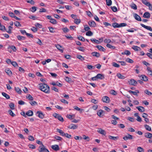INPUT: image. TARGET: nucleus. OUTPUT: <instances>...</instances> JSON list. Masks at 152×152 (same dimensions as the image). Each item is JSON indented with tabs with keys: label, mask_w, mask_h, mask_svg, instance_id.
<instances>
[{
	"label": "nucleus",
	"mask_w": 152,
	"mask_h": 152,
	"mask_svg": "<svg viewBox=\"0 0 152 152\" xmlns=\"http://www.w3.org/2000/svg\"><path fill=\"white\" fill-rule=\"evenodd\" d=\"M39 85V89L41 91L47 94L50 93V87L47 85L45 83H40Z\"/></svg>",
	"instance_id": "obj_1"
},
{
	"label": "nucleus",
	"mask_w": 152,
	"mask_h": 152,
	"mask_svg": "<svg viewBox=\"0 0 152 152\" xmlns=\"http://www.w3.org/2000/svg\"><path fill=\"white\" fill-rule=\"evenodd\" d=\"M38 151L39 152H50L48 150L45 148L43 145H41L39 147Z\"/></svg>",
	"instance_id": "obj_2"
},
{
	"label": "nucleus",
	"mask_w": 152,
	"mask_h": 152,
	"mask_svg": "<svg viewBox=\"0 0 152 152\" xmlns=\"http://www.w3.org/2000/svg\"><path fill=\"white\" fill-rule=\"evenodd\" d=\"M53 116L56 118H57L59 121L61 122H63L64 119L59 114L54 113L53 114Z\"/></svg>",
	"instance_id": "obj_3"
},
{
	"label": "nucleus",
	"mask_w": 152,
	"mask_h": 152,
	"mask_svg": "<svg viewBox=\"0 0 152 152\" xmlns=\"http://www.w3.org/2000/svg\"><path fill=\"white\" fill-rule=\"evenodd\" d=\"M102 100L104 102L106 103H109L110 102V99L107 96H104L102 97Z\"/></svg>",
	"instance_id": "obj_4"
},
{
	"label": "nucleus",
	"mask_w": 152,
	"mask_h": 152,
	"mask_svg": "<svg viewBox=\"0 0 152 152\" xmlns=\"http://www.w3.org/2000/svg\"><path fill=\"white\" fill-rule=\"evenodd\" d=\"M123 139L125 140H126L128 139H133V136L132 135L128 134L127 136L124 137Z\"/></svg>",
	"instance_id": "obj_5"
},
{
	"label": "nucleus",
	"mask_w": 152,
	"mask_h": 152,
	"mask_svg": "<svg viewBox=\"0 0 152 152\" xmlns=\"http://www.w3.org/2000/svg\"><path fill=\"white\" fill-rule=\"evenodd\" d=\"M77 125L74 124H71L68 127V128L73 129H76L77 128Z\"/></svg>",
	"instance_id": "obj_6"
},
{
	"label": "nucleus",
	"mask_w": 152,
	"mask_h": 152,
	"mask_svg": "<svg viewBox=\"0 0 152 152\" xmlns=\"http://www.w3.org/2000/svg\"><path fill=\"white\" fill-rule=\"evenodd\" d=\"M88 24L91 27H94L96 26L95 23L93 21H89Z\"/></svg>",
	"instance_id": "obj_7"
},
{
	"label": "nucleus",
	"mask_w": 152,
	"mask_h": 152,
	"mask_svg": "<svg viewBox=\"0 0 152 152\" xmlns=\"http://www.w3.org/2000/svg\"><path fill=\"white\" fill-rule=\"evenodd\" d=\"M148 115L146 113H144L142 114V117L145 118V120L146 123L148 122L149 120L148 118H147Z\"/></svg>",
	"instance_id": "obj_8"
},
{
	"label": "nucleus",
	"mask_w": 152,
	"mask_h": 152,
	"mask_svg": "<svg viewBox=\"0 0 152 152\" xmlns=\"http://www.w3.org/2000/svg\"><path fill=\"white\" fill-rule=\"evenodd\" d=\"M129 83L130 84L135 86L137 84V82L134 80L132 79L129 81Z\"/></svg>",
	"instance_id": "obj_9"
},
{
	"label": "nucleus",
	"mask_w": 152,
	"mask_h": 152,
	"mask_svg": "<svg viewBox=\"0 0 152 152\" xmlns=\"http://www.w3.org/2000/svg\"><path fill=\"white\" fill-rule=\"evenodd\" d=\"M37 113L38 114V116L40 118L43 119L44 118V115L42 112L40 111H38Z\"/></svg>",
	"instance_id": "obj_10"
},
{
	"label": "nucleus",
	"mask_w": 152,
	"mask_h": 152,
	"mask_svg": "<svg viewBox=\"0 0 152 152\" xmlns=\"http://www.w3.org/2000/svg\"><path fill=\"white\" fill-rule=\"evenodd\" d=\"M140 25L141 26L144 28L145 29L152 31V28L150 26H146L144 24L141 23L140 24Z\"/></svg>",
	"instance_id": "obj_11"
},
{
	"label": "nucleus",
	"mask_w": 152,
	"mask_h": 152,
	"mask_svg": "<svg viewBox=\"0 0 152 152\" xmlns=\"http://www.w3.org/2000/svg\"><path fill=\"white\" fill-rule=\"evenodd\" d=\"M98 132L102 134L105 135L106 132L105 130L102 129L101 128L99 129V130L97 131Z\"/></svg>",
	"instance_id": "obj_12"
},
{
	"label": "nucleus",
	"mask_w": 152,
	"mask_h": 152,
	"mask_svg": "<svg viewBox=\"0 0 152 152\" xmlns=\"http://www.w3.org/2000/svg\"><path fill=\"white\" fill-rule=\"evenodd\" d=\"M134 17L136 20L139 21H141L142 20L140 17L136 13L134 14Z\"/></svg>",
	"instance_id": "obj_13"
},
{
	"label": "nucleus",
	"mask_w": 152,
	"mask_h": 152,
	"mask_svg": "<svg viewBox=\"0 0 152 152\" xmlns=\"http://www.w3.org/2000/svg\"><path fill=\"white\" fill-rule=\"evenodd\" d=\"M51 148L56 151H57L59 149V148L58 145H55L51 146Z\"/></svg>",
	"instance_id": "obj_14"
},
{
	"label": "nucleus",
	"mask_w": 152,
	"mask_h": 152,
	"mask_svg": "<svg viewBox=\"0 0 152 152\" xmlns=\"http://www.w3.org/2000/svg\"><path fill=\"white\" fill-rule=\"evenodd\" d=\"M145 136L148 138H152V134L149 132H147L145 134Z\"/></svg>",
	"instance_id": "obj_15"
},
{
	"label": "nucleus",
	"mask_w": 152,
	"mask_h": 152,
	"mask_svg": "<svg viewBox=\"0 0 152 152\" xmlns=\"http://www.w3.org/2000/svg\"><path fill=\"white\" fill-rule=\"evenodd\" d=\"M96 47L99 50L102 51H104L105 50V49L101 45H98L96 46Z\"/></svg>",
	"instance_id": "obj_16"
},
{
	"label": "nucleus",
	"mask_w": 152,
	"mask_h": 152,
	"mask_svg": "<svg viewBox=\"0 0 152 152\" xmlns=\"http://www.w3.org/2000/svg\"><path fill=\"white\" fill-rule=\"evenodd\" d=\"M96 77L97 79H99L101 80L104 78V75L100 74H98L96 75Z\"/></svg>",
	"instance_id": "obj_17"
},
{
	"label": "nucleus",
	"mask_w": 152,
	"mask_h": 152,
	"mask_svg": "<svg viewBox=\"0 0 152 152\" xmlns=\"http://www.w3.org/2000/svg\"><path fill=\"white\" fill-rule=\"evenodd\" d=\"M55 46L61 52H63V50L62 49V47L61 46L58 44L55 45Z\"/></svg>",
	"instance_id": "obj_18"
},
{
	"label": "nucleus",
	"mask_w": 152,
	"mask_h": 152,
	"mask_svg": "<svg viewBox=\"0 0 152 152\" xmlns=\"http://www.w3.org/2000/svg\"><path fill=\"white\" fill-rule=\"evenodd\" d=\"M143 17L144 18H149L150 17V14L148 12H145L144 14Z\"/></svg>",
	"instance_id": "obj_19"
},
{
	"label": "nucleus",
	"mask_w": 152,
	"mask_h": 152,
	"mask_svg": "<svg viewBox=\"0 0 152 152\" xmlns=\"http://www.w3.org/2000/svg\"><path fill=\"white\" fill-rule=\"evenodd\" d=\"M91 54L93 56H96V57H99L100 56V54L96 52H94L91 53Z\"/></svg>",
	"instance_id": "obj_20"
},
{
	"label": "nucleus",
	"mask_w": 152,
	"mask_h": 152,
	"mask_svg": "<svg viewBox=\"0 0 152 152\" xmlns=\"http://www.w3.org/2000/svg\"><path fill=\"white\" fill-rule=\"evenodd\" d=\"M141 79L145 81H146L148 80V77L145 75H141L140 76Z\"/></svg>",
	"instance_id": "obj_21"
},
{
	"label": "nucleus",
	"mask_w": 152,
	"mask_h": 152,
	"mask_svg": "<svg viewBox=\"0 0 152 152\" xmlns=\"http://www.w3.org/2000/svg\"><path fill=\"white\" fill-rule=\"evenodd\" d=\"M136 108L139 111L141 112H144L145 110L144 108L142 106L137 107Z\"/></svg>",
	"instance_id": "obj_22"
},
{
	"label": "nucleus",
	"mask_w": 152,
	"mask_h": 152,
	"mask_svg": "<svg viewBox=\"0 0 152 152\" xmlns=\"http://www.w3.org/2000/svg\"><path fill=\"white\" fill-rule=\"evenodd\" d=\"M129 92L130 93H132L134 95L136 96H138L137 94L139 93V91L137 90H136L135 91L129 90Z\"/></svg>",
	"instance_id": "obj_23"
},
{
	"label": "nucleus",
	"mask_w": 152,
	"mask_h": 152,
	"mask_svg": "<svg viewBox=\"0 0 152 152\" xmlns=\"http://www.w3.org/2000/svg\"><path fill=\"white\" fill-rule=\"evenodd\" d=\"M106 47L109 48L115 49V47L114 46H113L110 44H107L106 45Z\"/></svg>",
	"instance_id": "obj_24"
},
{
	"label": "nucleus",
	"mask_w": 152,
	"mask_h": 152,
	"mask_svg": "<svg viewBox=\"0 0 152 152\" xmlns=\"http://www.w3.org/2000/svg\"><path fill=\"white\" fill-rule=\"evenodd\" d=\"M117 76L118 78L121 79H124L126 77L125 76L122 75L120 73H118L117 75Z\"/></svg>",
	"instance_id": "obj_25"
},
{
	"label": "nucleus",
	"mask_w": 152,
	"mask_h": 152,
	"mask_svg": "<svg viewBox=\"0 0 152 152\" xmlns=\"http://www.w3.org/2000/svg\"><path fill=\"white\" fill-rule=\"evenodd\" d=\"M26 115L29 116H32L33 115V112L31 110H28L26 113Z\"/></svg>",
	"instance_id": "obj_26"
},
{
	"label": "nucleus",
	"mask_w": 152,
	"mask_h": 152,
	"mask_svg": "<svg viewBox=\"0 0 152 152\" xmlns=\"http://www.w3.org/2000/svg\"><path fill=\"white\" fill-rule=\"evenodd\" d=\"M15 90L17 92L18 94H20L22 93V91L18 87L15 88Z\"/></svg>",
	"instance_id": "obj_27"
},
{
	"label": "nucleus",
	"mask_w": 152,
	"mask_h": 152,
	"mask_svg": "<svg viewBox=\"0 0 152 152\" xmlns=\"http://www.w3.org/2000/svg\"><path fill=\"white\" fill-rule=\"evenodd\" d=\"M2 94L4 97H5L7 99H8L10 98V96L5 93L2 92Z\"/></svg>",
	"instance_id": "obj_28"
},
{
	"label": "nucleus",
	"mask_w": 152,
	"mask_h": 152,
	"mask_svg": "<svg viewBox=\"0 0 152 152\" xmlns=\"http://www.w3.org/2000/svg\"><path fill=\"white\" fill-rule=\"evenodd\" d=\"M91 40L93 43H95L96 44H99V40L96 39H91Z\"/></svg>",
	"instance_id": "obj_29"
},
{
	"label": "nucleus",
	"mask_w": 152,
	"mask_h": 152,
	"mask_svg": "<svg viewBox=\"0 0 152 152\" xmlns=\"http://www.w3.org/2000/svg\"><path fill=\"white\" fill-rule=\"evenodd\" d=\"M142 2L144 4L148 7L150 4V3L147 1L146 0H142Z\"/></svg>",
	"instance_id": "obj_30"
},
{
	"label": "nucleus",
	"mask_w": 152,
	"mask_h": 152,
	"mask_svg": "<svg viewBox=\"0 0 152 152\" xmlns=\"http://www.w3.org/2000/svg\"><path fill=\"white\" fill-rule=\"evenodd\" d=\"M5 71L6 72L9 76H10L12 74V73L11 71L8 69H6Z\"/></svg>",
	"instance_id": "obj_31"
},
{
	"label": "nucleus",
	"mask_w": 152,
	"mask_h": 152,
	"mask_svg": "<svg viewBox=\"0 0 152 152\" xmlns=\"http://www.w3.org/2000/svg\"><path fill=\"white\" fill-rule=\"evenodd\" d=\"M57 131L61 135L63 136H64V134H65V133L62 130L59 129H57Z\"/></svg>",
	"instance_id": "obj_32"
},
{
	"label": "nucleus",
	"mask_w": 152,
	"mask_h": 152,
	"mask_svg": "<svg viewBox=\"0 0 152 152\" xmlns=\"http://www.w3.org/2000/svg\"><path fill=\"white\" fill-rule=\"evenodd\" d=\"M103 112V111L102 110H100L97 112V114L99 116L101 117L102 115H102Z\"/></svg>",
	"instance_id": "obj_33"
},
{
	"label": "nucleus",
	"mask_w": 152,
	"mask_h": 152,
	"mask_svg": "<svg viewBox=\"0 0 152 152\" xmlns=\"http://www.w3.org/2000/svg\"><path fill=\"white\" fill-rule=\"evenodd\" d=\"M132 48L135 51H138L140 50V48L136 46H133Z\"/></svg>",
	"instance_id": "obj_34"
},
{
	"label": "nucleus",
	"mask_w": 152,
	"mask_h": 152,
	"mask_svg": "<svg viewBox=\"0 0 152 152\" xmlns=\"http://www.w3.org/2000/svg\"><path fill=\"white\" fill-rule=\"evenodd\" d=\"M119 24L117 23H114L112 24L113 26L115 28H119Z\"/></svg>",
	"instance_id": "obj_35"
},
{
	"label": "nucleus",
	"mask_w": 152,
	"mask_h": 152,
	"mask_svg": "<svg viewBox=\"0 0 152 152\" xmlns=\"http://www.w3.org/2000/svg\"><path fill=\"white\" fill-rule=\"evenodd\" d=\"M108 137L110 139L114 140H117L118 139V138H119V137H113V136H111L110 135L109 136H108Z\"/></svg>",
	"instance_id": "obj_36"
},
{
	"label": "nucleus",
	"mask_w": 152,
	"mask_h": 152,
	"mask_svg": "<svg viewBox=\"0 0 152 152\" xmlns=\"http://www.w3.org/2000/svg\"><path fill=\"white\" fill-rule=\"evenodd\" d=\"M77 48L79 50L82 52H84L85 50V49L84 47L79 46L77 47Z\"/></svg>",
	"instance_id": "obj_37"
},
{
	"label": "nucleus",
	"mask_w": 152,
	"mask_h": 152,
	"mask_svg": "<svg viewBox=\"0 0 152 152\" xmlns=\"http://www.w3.org/2000/svg\"><path fill=\"white\" fill-rule=\"evenodd\" d=\"M122 55H130L131 54V52L128 50H126L124 52H123L121 53Z\"/></svg>",
	"instance_id": "obj_38"
},
{
	"label": "nucleus",
	"mask_w": 152,
	"mask_h": 152,
	"mask_svg": "<svg viewBox=\"0 0 152 152\" xmlns=\"http://www.w3.org/2000/svg\"><path fill=\"white\" fill-rule=\"evenodd\" d=\"M9 48H11L13 50L14 52H15L16 50V49L15 47L13 45H12L8 47V49H9Z\"/></svg>",
	"instance_id": "obj_39"
},
{
	"label": "nucleus",
	"mask_w": 152,
	"mask_h": 152,
	"mask_svg": "<svg viewBox=\"0 0 152 152\" xmlns=\"http://www.w3.org/2000/svg\"><path fill=\"white\" fill-rule=\"evenodd\" d=\"M130 7H131V8L134 9V10H136L137 9V6L136 5L134 4V3H133L132 4L131 6H130Z\"/></svg>",
	"instance_id": "obj_40"
},
{
	"label": "nucleus",
	"mask_w": 152,
	"mask_h": 152,
	"mask_svg": "<svg viewBox=\"0 0 152 152\" xmlns=\"http://www.w3.org/2000/svg\"><path fill=\"white\" fill-rule=\"evenodd\" d=\"M144 126L146 130L149 131H151V128L149 125H145Z\"/></svg>",
	"instance_id": "obj_41"
},
{
	"label": "nucleus",
	"mask_w": 152,
	"mask_h": 152,
	"mask_svg": "<svg viewBox=\"0 0 152 152\" xmlns=\"http://www.w3.org/2000/svg\"><path fill=\"white\" fill-rule=\"evenodd\" d=\"M104 42L105 43H107V44L110 43L111 40L110 39H106L104 40Z\"/></svg>",
	"instance_id": "obj_42"
},
{
	"label": "nucleus",
	"mask_w": 152,
	"mask_h": 152,
	"mask_svg": "<svg viewBox=\"0 0 152 152\" xmlns=\"http://www.w3.org/2000/svg\"><path fill=\"white\" fill-rule=\"evenodd\" d=\"M17 37L18 39L19 40H24L25 39V37L20 35L18 36Z\"/></svg>",
	"instance_id": "obj_43"
},
{
	"label": "nucleus",
	"mask_w": 152,
	"mask_h": 152,
	"mask_svg": "<svg viewBox=\"0 0 152 152\" xmlns=\"http://www.w3.org/2000/svg\"><path fill=\"white\" fill-rule=\"evenodd\" d=\"M137 150L139 152H144V149L140 147H137Z\"/></svg>",
	"instance_id": "obj_44"
},
{
	"label": "nucleus",
	"mask_w": 152,
	"mask_h": 152,
	"mask_svg": "<svg viewBox=\"0 0 152 152\" xmlns=\"http://www.w3.org/2000/svg\"><path fill=\"white\" fill-rule=\"evenodd\" d=\"M147 70L148 74L151 75H152V71L151 70V68L150 67H148L147 68Z\"/></svg>",
	"instance_id": "obj_45"
},
{
	"label": "nucleus",
	"mask_w": 152,
	"mask_h": 152,
	"mask_svg": "<svg viewBox=\"0 0 152 152\" xmlns=\"http://www.w3.org/2000/svg\"><path fill=\"white\" fill-rule=\"evenodd\" d=\"M93 33L91 31H88L86 33V35L87 36H91L93 35Z\"/></svg>",
	"instance_id": "obj_46"
},
{
	"label": "nucleus",
	"mask_w": 152,
	"mask_h": 152,
	"mask_svg": "<svg viewBox=\"0 0 152 152\" xmlns=\"http://www.w3.org/2000/svg\"><path fill=\"white\" fill-rule=\"evenodd\" d=\"M9 29L8 30H6V31L9 34H11L12 33L11 30L12 28L10 26H9L8 27Z\"/></svg>",
	"instance_id": "obj_47"
},
{
	"label": "nucleus",
	"mask_w": 152,
	"mask_h": 152,
	"mask_svg": "<svg viewBox=\"0 0 152 152\" xmlns=\"http://www.w3.org/2000/svg\"><path fill=\"white\" fill-rule=\"evenodd\" d=\"M50 22L54 24H56L57 23V21L56 20L53 18L50 20Z\"/></svg>",
	"instance_id": "obj_48"
},
{
	"label": "nucleus",
	"mask_w": 152,
	"mask_h": 152,
	"mask_svg": "<svg viewBox=\"0 0 152 152\" xmlns=\"http://www.w3.org/2000/svg\"><path fill=\"white\" fill-rule=\"evenodd\" d=\"M106 4L108 6H110L112 4V1L111 0H106Z\"/></svg>",
	"instance_id": "obj_49"
},
{
	"label": "nucleus",
	"mask_w": 152,
	"mask_h": 152,
	"mask_svg": "<svg viewBox=\"0 0 152 152\" xmlns=\"http://www.w3.org/2000/svg\"><path fill=\"white\" fill-rule=\"evenodd\" d=\"M126 61V62L130 63H132L134 62L133 60L129 58H127Z\"/></svg>",
	"instance_id": "obj_50"
},
{
	"label": "nucleus",
	"mask_w": 152,
	"mask_h": 152,
	"mask_svg": "<svg viewBox=\"0 0 152 152\" xmlns=\"http://www.w3.org/2000/svg\"><path fill=\"white\" fill-rule=\"evenodd\" d=\"M54 137L56 140H61L62 139V138L61 137L57 135L55 136Z\"/></svg>",
	"instance_id": "obj_51"
},
{
	"label": "nucleus",
	"mask_w": 152,
	"mask_h": 152,
	"mask_svg": "<svg viewBox=\"0 0 152 152\" xmlns=\"http://www.w3.org/2000/svg\"><path fill=\"white\" fill-rule=\"evenodd\" d=\"M74 22L77 24H78L80 23V19H75Z\"/></svg>",
	"instance_id": "obj_52"
},
{
	"label": "nucleus",
	"mask_w": 152,
	"mask_h": 152,
	"mask_svg": "<svg viewBox=\"0 0 152 152\" xmlns=\"http://www.w3.org/2000/svg\"><path fill=\"white\" fill-rule=\"evenodd\" d=\"M77 38L79 40L82 41L84 42L85 40L84 38L81 36H79V37H78Z\"/></svg>",
	"instance_id": "obj_53"
},
{
	"label": "nucleus",
	"mask_w": 152,
	"mask_h": 152,
	"mask_svg": "<svg viewBox=\"0 0 152 152\" xmlns=\"http://www.w3.org/2000/svg\"><path fill=\"white\" fill-rule=\"evenodd\" d=\"M83 138L84 140H86L88 141H89L90 140L89 137L88 136H86L85 135H83Z\"/></svg>",
	"instance_id": "obj_54"
},
{
	"label": "nucleus",
	"mask_w": 152,
	"mask_h": 152,
	"mask_svg": "<svg viewBox=\"0 0 152 152\" xmlns=\"http://www.w3.org/2000/svg\"><path fill=\"white\" fill-rule=\"evenodd\" d=\"M77 58L80 59L81 61H83V60H84V58L83 57V56H82L80 55H77Z\"/></svg>",
	"instance_id": "obj_55"
},
{
	"label": "nucleus",
	"mask_w": 152,
	"mask_h": 152,
	"mask_svg": "<svg viewBox=\"0 0 152 152\" xmlns=\"http://www.w3.org/2000/svg\"><path fill=\"white\" fill-rule=\"evenodd\" d=\"M74 108L75 109L80 111L81 112H82L83 110V109H80V108H79L78 107L76 106H74Z\"/></svg>",
	"instance_id": "obj_56"
},
{
	"label": "nucleus",
	"mask_w": 152,
	"mask_h": 152,
	"mask_svg": "<svg viewBox=\"0 0 152 152\" xmlns=\"http://www.w3.org/2000/svg\"><path fill=\"white\" fill-rule=\"evenodd\" d=\"M9 106L10 107V108L12 109L13 110L14 109V107H15V105L14 104L12 103H11L9 104Z\"/></svg>",
	"instance_id": "obj_57"
},
{
	"label": "nucleus",
	"mask_w": 152,
	"mask_h": 152,
	"mask_svg": "<svg viewBox=\"0 0 152 152\" xmlns=\"http://www.w3.org/2000/svg\"><path fill=\"white\" fill-rule=\"evenodd\" d=\"M14 24L17 27L21 26V24L19 22L17 21H16L15 22H14Z\"/></svg>",
	"instance_id": "obj_58"
},
{
	"label": "nucleus",
	"mask_w": 152,
	"mask_h": 152,
	"mask_svg": "<svg viewBox=\"0 0 152 152\" xmlns=\"http://www.w3.org/2000/svg\"><path fill=\"white\" fill-rule=\"evenodd\" d=\"M64 33H66L68 32L69 31V29L66 27H65L62 28Z\"/></svg>",
	"instance_id": "obj_59"
},
{
	"label": "nucleus",
	"mask_w": 152,
	"mask_h": 152,
	"mask_svg": "<svg viewBox=\"0 0 152 152\" xmlns=\"http://www.w3.org/2000/svg\"><path fill=\"white\" fill-rule=\"evenodd\" d=\"M8 112L10 115L11 116L14 117L15 115L13 113V112L11 110H9Z\"/></svg>",
	"instance_id": "obj_60"
},
{
	"label": "nucleus",
	"mask_w": 152,
	"mask_h": 152,
	"mask_svg": "<svg viewBox=\"0 0 152 152\" xmlns=\"http://www.w3.org/2000/svg\"><path fill=\"white\" fill-rule=\"evenodd\" d=\"M30 104L32 106L37 104V103L35 101H32L29 102Z\"/></svg>",
	"instance_id": "obj_61"
},
{
	"label": "nucleus",
	"mask_w": 152,
	"mask_h": 152,
	"mask_svg": "<svg viewBox=\"0 0 152 152\" xmlns=\"http://www.w3.org/2000/svg\"><path fill=\"white\" fill-rule=\"evenodd\" d=\"M144 92L148 95H151L152 94V93L148 90H145L144 91Z\"/></svg>",
	"instance_id": "obj_62"
},
{
	"label": "nucleus",
	"mask_w": 152,
	"mask_h": 152,
	"mask_svg": "<svg viewBox=\"0 0 152 152\" xmlns=\"http://www.w3.org/2000/svg\"><path fill=\"white\" fill-rule=\"evenodd\" d=\"M28 139L29 140L31 141H33L34 140V137L32 136L31 135L29 136H28Z\"/></svg>",
	"instance_id": "obj_63"
},
{
	"label": "nucleus",
	"mask_w": 152,
	"mask_h": 152,
	"mask_svg": "<svg viewBox=\"0 0 152 152\" xmlns=\"http://www.w3.org/2000/svg\"><path fill=\"white\" fill-rule=\"evenodd\" d=\"M112 65L113 66L117 68H119L120 67L119 65L118 64H117L115 62L113 63Z\"/></svg>",
	"instance_id": "obj_64"
}]
</instances>
